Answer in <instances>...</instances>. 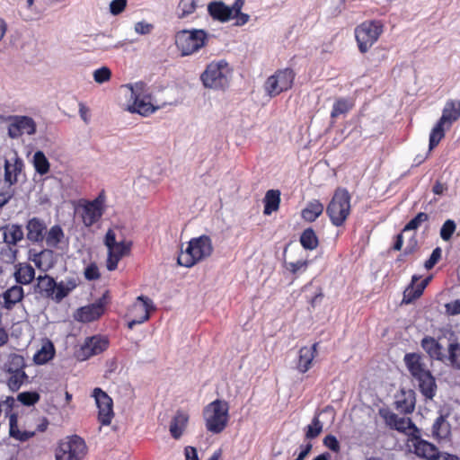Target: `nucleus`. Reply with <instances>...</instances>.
Masks as SVG:
<instances>
[{"label":"nucleus","mask_w":460,"mask_h":460,"mask_svg":"<svg viewBox=\"0 0 460 460\" xmlns=\"http://www.w3.org/2000/svg\"><path fill=\"white\" fill-rule=\"evenodd\" d=\"M264 215H270L277 211L280 203V191L279 190H269L264 197Z\"/></svg>","instance_id":"7c9ffc66"},{"label":"nucleus","mask_w":460,"mask_h":460,"mask_svg":"<svg viewBox=\"0 0 460 460\" xmlns=\"http://www.w3.org/2000/svg\"><path fill=\"white\" fill-rule=\"evenodd\" d=\"M323 431V423L317 416H314L311 424L306 427L305 438L314 439L317 438Z\"/></svg>","instance_id":"de8ad7c7"},{"label":"nucleus","mask_w":460,"mask_h":460,"mask_svg":"<svg viewBox=\"0 0 460 460\" xmlns=\"http://www.w3.org/2000/svg\"><path fill=\"white\" fill-rule=\"evenodd\" d=\"M431 277H428L425 279H423L420 284L417 285L416 288L413 290V297L417 298L420 297L429 282L430 281Z\"/></svg>","instance_id":"0e129e2a"},{"label":"nucleus","mask_w":460,"mask_h":460,"mask_svg":"<svg viewBox=\"0 0 460 460\" xmlns=\"http://www.w3.org/2000/svg\"><path fill=\"white\" fill-rule=\"evenodd\" d=\"M408 447L417 456L427 460H438L445 454L432 443L422 439L420 432L412 434V437L408 438Z\"/></svg>","instance_id":"9b49d317"},{"label":"nucleus","mask_w":460,"mask_h":460,"mask_svg":"<svg viewBox=\"0 0 460 460\" xmlns=\"http://www.w3.org/2000/svg\"><path fill=\"white\" fill-rule=\"evenodd\" d=\"M40 399V394L35 391L22 392L17 396V400L25 406H33Z\"/></svg>","instance_id":"a18cd8bd"},{"label":"nucleus","mask_w":460,"mask_h":460,"mask_svg":"<svg viewBox=\"0 0 460 460\" xmlns=\"http://www.w3.org/2000/svg\"><path fill=\"white\" fill-rule=\"evenodd\" d=\"M102 215V201L99 199L87 203L82 208V219L85 226L96 223Z\"/></svg>","instance_id":"412c9836"},{"label":"nucleus","mask_w":460,"mask_h":460,"mask_svg":"<svg viewBox=\"0 0 460 460\" xmlns=\"http://www.w3.org/2000/svg\"><path fill=\"white\" fill-rule=\"evenodd\" d=\"M153 25L145 22H138L135 24V31L141 35H146L151 32Z\"/></svg>","instance_id":"680f3d73"},{"label":"nucleus","mask_w":460,"mask_h":460,"mask_svg":"<svg viewBox=\"0 0 460 460\" xmlns=\"http://www.w3.org/2000/svg\"><path fill=\"white\" fill-rule=\"evenodd\" d=\"M55 355V348L51 341H48L40 349H39L34 357L33 360L38 365H43L49 362L50 359L53 358Z\"/></svg>","instance_id":"c9c22d12"},{"label":"nucleus","mask_w":460,"mask_h":460,"mask_svg":"<svg viewBox=\"0 0 460 460\" xmlns=\"http://www.w3.org/2000/svg\"><path fill=\"white\" fill-rule=\"evenodd\" d=\"M228 411L226 401L216 400L207 405L203 412L207 429L214 434L222 432L228 422Z\"/></svg>","instance_id":"20e7f679"},{"label":"nucleus","mask_w":460,"mask_h":460,"mask_svg":"<svg viewBox=\"0 0 460 460\" xmlns=\"http://www.w3.org/2000/svg\"><path fill=\"white\" fill-rule=\"evenodd\" d=\"M111 76V71L107 66H102L101 68L96 69L93 72V79L98 84H103L110 80Z\"/></svg>","instance_id":"864d4df0"},{"label":"nucleus","mask_w":460,"mask_h":460,"mask_svg":"<svg viewBox=\"0 0 460 460\" xmlns=\"http://www.w3.org/2000/svg\"><path fill=\"white\" fill-rule=\"evenodd\" d=\"M232 74L229 64L221 59L209 63L201 73L200 80L205 88L224 92L230 85Z\"/></svg>","instance_id":"f257e3e1"},{"label":"nucleus","mask_w":460,"mask_h":460,"mask_svg":"<svg viewBox=\"0 0 460 460\" xmlns=\"http://www.w3.org/2000/svg\"><path fill=\"white\" fill-rule=\"evenodd\" d=\"M8 136L11 138H18L23 134L33 135L36 133V123L28 116H12L9 118Z\"/></svg>","instance_id":"ddd939ff"},{"label":"nucleus","mask_w":460,"mask_h":460,"mask_svg":"<svg viewBox=\"0 0 460 460\" xmlns=\"http://www.w3.org/2000/svg\"><path fill=\"white\" fill-rule=\"evenodd\" d=\"M93 396L99 409V420L102 425H109L113 417L112 399L101 388H94Z\"/></svg>","instance_id":"2eb2a0df"},{"label":"nucleus","mask_w":460,"mask_h":460,"mask_svg":"<svg viewBox=\"0 0 460 460\" xmlns=\"http://www.w3.org/2000/svg\"><path fill=\"white\" fill-rule=\"evenodd\" d=\"M450 434V424L444 415L438 416L432 425V435L439 439L447 438Z\"/></svg>","instance_id":"f704fd0d"},{"label":"nucleus","mask_w":460,"mask_h":460,"mask_svg":"<svg viewBox=\"0 0 460 460\" xmlns=\"http://www.w3.org/2000/svg\"><path fill=\"white\" fill-rule=\"evenodd\" d=\"M447 311L450 314L456 315L460 314V300H456L447 305Z\"/></svg>","instance_id":"774afa93"},{"label":"nucleus","mask_w":460,"mask_h":460,"mask_svg":"<svg viewBox=\"0 0 460 460\" xmlns=\"http://www.w3.org/2000/svg\"><path fill=\"white\" fill-rule=\"evenodd\" d=\"M184 454L186 460H199L197 449L193 447H186Z\"/></svg>","instance_id":"338daca9"},{"label":"nucleus","mask_w":460,"mask_h":460,"mask_svg":"<svg viewBox=\"0 0 460 460\" xmlns=\"http://www.w3.org/2000/svg\"><path fill=\"white\" fill-rule=\"evenodd\" d=\"M23 288L21 286H13L4 293V307L12 309L13 306L19 303L23 297Z\"/></svg>","instance_id":"473e14b6"},{"label":"nucleus","mask_w":460,"mask_h":460,"mask_svg":"<svg viewBox=\"0 0 460 460\" xmlns=\"http://www.w3.org/2000/svg\"><path fill=\"white\" fill-rule=\"evenodd\" d=\"M350 212V195L346 189L338 188L327 206L326 213L336 226L343 225Z\"/></svg>","instance_id":"423d86ee"},{"label":"nucleus","mask_w":460,"mask_h":460,"mask_svg":"<svg viewBox=\"0 0 460 460\" xmlns=\"http://www.w3.org/2000/svg\"><path fill=\"white\" fill-rule=\"evenodd\" d=\"M189 418L190 417L187 412L183 411H176L169 426V432L174 439L181 438L188 426Z\"/></svg>","instance_id":"4be33fe9"},{"label":"nucleus","mask_w":460,"mask_h":460,"mask_svg":"<svg viewBox=\"0 0 460 460\" xmlns=\"http://www.w3.org/2000/svg\"><path fill=\"white\" fill-rule=\"evenodd\" d=\"M35 265L43 270H48L53 266V251L46 249L34 254L32 259Z\"/></svg>","instance_id":"e433bc0d"},{"label":"nucleus","mask_w":460,"mask_h":460,"mask_svg":"<svg viewBox=\"0 0 460 460\" xmlns=\"http://www.w3.org/2000/svg\"><path fill=\"white\" fill-rule=\"evenodd\" d=\"M24 367L25 362L23 357L18 354H13L10 357V360L6 365V372L8 374L24 372Z\"/></svg>","instance_id":"79ce46f5"},{"label":"nucleus","mask_w":460,"mask_h":460,"mask_svg":"<svg viewBox=\"0 0 460 460\" xmlns=\"http://www.w3.org/2000/svg\"><path fill=\"white\" fill-rule=\"evenodd\" d=\"M105 296L97 302L79 308L75 319L83 323H88L98 319L104 312Z\"/></svg>","instance_id":"6ab92c4d"},{"label":"nucleus","mask_w":460,"mask_h":460,"mask_svg":"<svg viewBox=\"0 0 460 460\" xmlns=\"http://www.w3.org/2000/svg\"><path fill=\"white\" fill-rule=\"evenodd\" d=\"M300 243L306 250H314L318 245V238L315 232L312 228L304 230L300 236Z\"/></svg>","instance_id":"58836bf2"},{"label":"nucleus","mask_w":460,"mask_h":460,"mask_svg":"<svg viewBox=\"0 0 460 460\" xmlns=\"http://www.w3.org/2000/svg\"><path fill=\"white\" fill-rule=\"evenodd\" d=\"M420 345L431 358L442 362L446 360L447 355L443 352V347L435 338L426 336L421 340Z\"/></svg>","instance_id":"5701e85b"},{"label":"nucleus","mask_w":460,"mask_h":460,"mask_svg":"<svg viewBox=\"0 0 460 460\" xmlns=\"http://www.w3.org/2000/svg\"><path fill=\"white\" fill-rule=\"evenodd\" d=\"M155 306L153 301L145 296H139L137 301L133 305V313H139V315H136L131 321L128 322V326L132 329L135 325L143 323L147 321L150 317V312L155 310Z\"/></svg>","instance_id":"dca6fc26"},{"label":"nucleus","mask_w":460,"mask_h":460,"mask_svg":"<svg viewBox=\"0 0 460 460\" xmlns=\"http://www.w3.org/2000/svg\"><path fill=\"white\" fill-rule=\"evenodd\" d=\"M33 164L36 172L40 175H44L49 171V163L42 151L35 152Z\"/></svg>","instance_id":"a19ab883"},{"label":"nucleus","mask_w":460,"mask_h":460,"mask_svg":"<svg viewBox=\"0 0 460 460\" xmlns=\"http://www.w3.org/2000/svg\"><path fill=\"white\" fill-rule=\"evenodd\" d=\"M442 250L440 247H437L432 251L430 257L425 261L424 267L426 270H431L440 260Z\"/></svg>","instance_id":"5fc2aeb1"},{"label":"nucleus","mask_w":460,"mask_h":460,"mask_svg":"<svg viewBox=\"0 0 460 460\" xmlns=\"http://www.w3.org/2000/svg\"><path fill=\"white\" fill-rule=\"evenodd\" d=\"M85 454V442L75 435L60 442L56 450V460H82Z\"/></svg>","instance_id":"1a4fd4ad"},{"label":"nucleus","mask_w":460,"mask_h":460,"mask_svg":"<svg viewBox=\"0 0 460 460\" xmlns=\"http://www.w3.org/2000/svg\"><path fill=\"white\" fill-rule=\"evenodd\" d=\"M379 413L385 424L392 429L408 435L409 438H411L412 434L420 433V429L408 417H400L396 413L385 410H380Z\"/></svg>","instance_id":"f8f14e48"},{"label":"nucleus","mask_w":460,"mask_h":460,"mask_svg":"<svg viewBox=\"0 0 460 460\" xmlns=\"http://www.w3.org/2000/svg\"><path fill=\"white\" fill-rule=\"evenodd\" d=\"M460 118V101H448L444 109L441 118L438 122L442 125L451 124Z\"/></svg>","instance_id":"bb28decb"},{"label":"nucleus","mask_w":460,"mask_h":460,"mask_svg":"<svg viewBox=\"0 0 460 460\" xmlns=\"http://www.w3.org/2000/svg\"><path fill=\"white\" fill-rule=\"evenodd\" d=\"M70 292L66 290V287L64 284L60 282H57V288L54 291L52 296V300L57 303L61 302L66 296H68Z\"/></svg>","instance_id":"6e6d98bb"},{"label":"nucleus","mask_w":460,"mask_h":460,"mask_svg":"<svg viewBox=\"0 0 460 460\" xmlns=\"http://www.w3.org/2000/svg\"><path fill=\"white\" fill-rule=\"evenodd\" d=\"M107 346L108 341L105 338L100 336L87 338L77 352V357L81 360H85L102 353L107 349Z\"/></svg>","instance_id":"f3484780"},{"label":"nucleus","mask_w":460,"mask_h":460,"mask_svg":"<svg viewBox=\"0 0 460 460\" xmlns=\"http://www.w3.org/2000/svg\"><path fill=\"white\" fill-rule=\"evenodd\" d=\"M26 238L28 241L38 243L44 241L47 234V225L39 217H32L26 224Z\"/></svg>","instance_id":"aec40b11"},{"label":"nucleus","mask_w":460,"mask_h":460,"mask_svg":"<svg viewBox=\"0 0 460 460\" xmlns=\"http://www.w3.org/2000/svg\"><path fill=\"white\" fill-rule=\"evenodd\" d=\"M24 167V163L16 153L13 156L4 160V180L9 186L14 185L18 182L19 177L22 175Z\"/></svg>","instance_id":"a211bd4d"},{"label":"nucleus","mask_w":460,"mask_h":460,"mask_svg":"<svg viewBox=\"0 0 460 460\" xmlns=\"http://www.w3.org/2000/svg\"><path fill=\"white\" fill-rule=\"evenodd\" d=\"M130 92L128 111L131 113H138L142 116H147L155 112L159 107L153 102L151 93L144 82H137L125 85Z\"/></svg>","instance_id":"7ed1b4c3"},{"label":"nucleus","mask_w":460,"mask_h":460,"mask_svg":"<svg viewBox=\"0 0 460 460\" xmlns=\"http://www.w3.org/2000/svg\"><path fill=\"white\" fill-rule=\"evenodd\" d=\"M9 435L11 438L25 442L35 435L34 431H21L18 429V415L17 413H12L9 417Z\"/></svg>","instance_id":"c85d7f7f"},{"label":"nucleus","mask_w":460,"mask_h":460,"mask_svg":"<svg viewBox=\"0 0 460 460\" xmlns=\"http://www.w3.org/2000/svg\"><path fill=\"white\" fill-rule=\"evenodd\" d=\"M64 237V232L60 226L55 225L49 231L47 230V234L45 235L44 240L46 241V244L49 247L56 248L58 243Z\"/></svg>","instance_id":"4c0bfd02"},{"label":"nucleus","mask_w":460,"mask_h":460,"mask_svg":"<svg viewBox=\"0 0 460 460\" xmlns=\"http://www.w3.org/2000/svg\"><path fill=\"white\" fill-rule=\"evenodd\" d=\"M456 224L452 219H447L445 221L443 226L440 228L439 235L441 239L445 242L449 241L452 238V235L456 232Z\"/></svg>","instance_id":"3c124183"},{"label":"nucleus","mask_w":460,"mask_h":460,"mask_svg":"<svg viewBox=\"0 0 460 460\" xmlns=\"http://www.w3.org/2000/svg\"><path fill=\"white\" fill-rule=\"evenodd\" d=\"M448 355L447 359L450 365L458 370H460V344L456 341L450 342L447 348Z\"/></svg>","instance_id":"ea45409f"},{"label":"nucleus","mask_w":460,"mask_h":460,"mask_svg":"<svg viewBox=\"0 0 460 460\" xmlns=\"http://www.w3.org/2000/svg\"><path fill=\"white\" fill-rule=\"evenodd\" d=\"M403 361L411 375L427 367L424 357L419 353H406Z\"/></svg>","instance_id":"2f4dec72"},{"label":"nucleus","mask_w":460,"mask_h":460,"mask_svg":"<svg viewBox=\"0 0 460 460\" xmlns=\"http://www.w3.org/2000/svg\"><path fill=\"white\" fill-rule=\"evenodd\" d=\"M208 39L204 30H181L175 34V44L181 56H189L204 47Z\"/></svg>","instance_id":"39448f33"},{"label":"nucleus","mask_w":460,"mask_h":460,"mask_svg":"<svg viewBox=\"0 0 460 460\" xmlns=\"http://www.w3.org/2000/svg\"><path fill=\"white\" fill-rule=\"evenodd\" d=\"M414 382L417 383L421 394L426 400H432L436 395L437 384L435 377L428 367L417 371L411 375Z\"/></svg>","instance_id":"4468645a"},{"label":"nucleus","mask_w":460,"mask_h":460,"mask_svg":"<svg viewBox=\"0 0 460 460\" xmlns=\"http://www.w3.org/2000/svg\"><path fill=\"white\" fill-rule=\"evenodd\" d=\"M0 405L3 408V411H5V414L10 417V414H12V410L15 405V400L12 396L6 397V399L0 402Z\"/></svg>","instance_id":"e2e57ef3"},{"label":"nucleus","mask_w":460,"mask_h":460,"mask_svg":"<svg viewBox=\"0 0 460 460\" xmlns=\"http://www.w3.org/2000/svg\"><path fill=\"white\" fill-rule=\"evenodd\" d=\"M84 278L87 280H95L100 278L99 269L95 263H91L84 270Z\"/></svg>","instance_id":"bf43d9fd"},{"label":"nucleus","mask_w":460,"mask_h":460,"mask_svg":"<svg viewBox=\"0 0 460 460\" xmlns=\"http://www.w3.org/2000/svg\"><path fill=\"white\" fill-rule=\"evenodd\" d=\"M323 205L317 199L311 200L302 210V217L308 222H314L323 213Z\"/></svg>","instance_id":"72a5a7b5"},{"label":"nucleus","mask_w":460,"mask_h":460,"mask_svg":"<svg viewBox=\"0 0 460 460\" xmlns=\"http://www.w3.org/2000/svg\"><path fill=\"white\" fill-rule=\"evenodd\" d=\"M4 242L9 245H16L24 238V233L22 226L7 225L1 227Z\"/></svg>","instance_id":"cd10ccee"},{"label":"nucleus","mask_w":460,"mask_h":460,"mask_svg":"<svg viewBox=\"0 0 460 460\" xmlns=\"http://www.w3.org/2000/svg\"><path fill=\"white\" fill-rule=\"evenodd\" d=\"M295 74L292 69L279 70L270 76L265 83V91L270 96H276L291 88Z\"/></svg>","instance_id":"9d476101"},{"label":"nucleus","mask_w":460,"mask_h":460,"mask_svg":"<svg viewBox=\"0 0 460 460\" xmlns=\"http://www.w3.org/2000/svg\"><path fill=\"white\" fill-rule=\"evenodd\" d=\"M208 12L214 20L221 22H226L233 19L230 6L226 5L222 1L210 2L208 5Z\"/></svg>","instance_id":"b1692460"},{"label":"nucleus","mask_w":460,"mask_h":460,"mask_svg":"<svg viewBox=\"0 0 460 460\" xmlns=\"http://www.w3.org/2000/svg\"><path fill=\"white\" fill-rule=\"evenodd\" d=\"M442 124L438 122L436 126L431 130L430 136H429V150H432L435 146L438 145L440 140L444 137V128Z\"/></svg>","instance_id":"09e8293b"},{"label":"nucleus","mask_w":460,"mask_h":460,"mask_svg":"<svg viewBox=\"0 0 460 460\" xmlns=\"http://www.w3.org/2000/svg\"><path fill=\"white\" fill-rule=\"evenodd\" d=\"M417 245H418V241H417V239L415 237V234H413L410 238L409 242L407 243V245H406V247L404 249V254H411V253H413L416 251V249H417Z\"/></svg>","instance_id":"69168bd1"},{"label":"nucleus","mask_w":460,"mask_h":460,"mask_svg":"<svg viewBox=\"0 0 460 460\" xmlns=\"http://www.w3.org/2000/svg\"><path fill=\"white\" fill-rule=\"evenodd\" d=\"M318 343H314L311 347H302L299 350V359L297 369L301 373L308 371L312 366V362L316 355Z\"/></svg>","instance_id":"a878e982"},{"label":"nucleus","mask_w":460,"mask_h":460,"mask_svg":"<svg viewBox=\"0 0 460 460\" xmlns=\"http://www.w3.org/2000/svg\"><path fill=\"white\" fill-rule=\"evenodd\" d=\"M104 244L108 249L106 267L108 270L112 271L117 269L119 261L129 254L132 243L117 241L115 232L109 229L104 237Z\"/></svg>","instance_id":"0eeeda50"},{"label":"nucleus","mask_w":460,"mask_h":460,"mask_svg":"<svg viewBox=\"0 0 460 460\" xmlns=\"http://www.w3.org/2000/svg\"><path fill=\"white\" fill-rule=\"evenodd\" d=\"M323 445L335 453H338L341 450L340 443L333 435H327L323 438Z\"/></svg>","instance_id":"13d9d810"},{"label":"nucleus","mask_w":460,"mask_h":460,"mask_svg":"<svg viewBox=\"0 0 460 460\" xmlns=\"http://www.w3.org/2000/svg\"><path fill=\"white\" fill-rule=\"evenodd\" d=\"M307 261L305 260H298L295 262H286V268L293 274L297 273L299 270H305L307 267Z\"/></svg>","instance_id":"4d7b16f0"},{"label":"nucleus","mask_w":460,"mask_h":460,"mask_svg":"<svg viewBox=\"0 0 460 460\" xmlns=\"http://www.w3.org/2000/svg\"><path fill=\"white\" fill-rule=\"evenodd\" d=\"M351 107L352 104L349 101L345 99H339L333 104V108L331 113L332 119H335L340 115L347 113L351 109Z\"/></svg>","instance_id":"49530a36"},{"label":"nucleus","mask_w":460,"mask_h":460,"mask_svg":"<svg viewBox=\"0 0 460 460\" xmlns=\"http://www.w3.org/2000/svg\"><path fill=\"white\" fill-rule=\"evenodd\" d=\"M9 375L10 376L7 380V385L13 392L18 391L22 384L28 379V376L25 372H16Z\"/></svg>","instance_id":"37998d69"},{"label":"nucleus","mask_w":460,"mask_h":460,"mask_svg":"<svg viewBox=\"0 0 460 460\" xmlns=\"http://www.w3.org/2000/svg\"><path fill=\"white\" fill-rule=\"evenodd\" d=\"M429 220V215L424 212L418 213L411 220H410L404 226L402 232L412 231L418 229L420 225Z\"/></svg>","instance_id":"8fccbe9b"},{"label":"nucleus","mask_w":460,"mask_h":460,"mask_svg":"<svg viewBox=\"0 0 460 460\" xmlns=\"http://www.w3.org/2000/svg\"><path fill=\"white\" fill-rule=\"evenodd\" d=\"M197 6V0H181L178 4V17L182 19L193 13Z\"/></svg>","instance_id":"c03bdc74"},{"label":"nucleus","mask_w":460,"mask_h":460,"mask_svg":"<svg viewBox=\"0 0 460 460\" xmlns=\"http://www.w3.org/2000/svg\"><path fill=\"white\" fill-rule=\"evenodd\" d=\"M381 21L364 22L355 29V37L361 53H366L383 32Z\"/></svg>","instance_id":"6e6552de"},{"label":"nucleus","mask_w":460,"mask_h":460,"mask_svg":"<svg viewBox=\"0 0 460 460\" xmlns=\"http://www.w3.org/2000/svg\"><path fill=\"white\" fill-rule=\"evenodd\" d=\"M213 252V245L210 237L201 235L192 238L186 249L179 254L177 261L181 266L190 268L198 261L208 257Z\"/></svg>","instance_id":"f03ea898"},{"label":"nucleus","mask_w":460,"mask_h":460,"mask_svg":"<svg viewBox=\"0 0 460 460\" xmlns=\"http://www.w3.org/2000/svg\"><path fill=\"white\" fill-rule=\"evenodd\" d=\"M409 393V398H405L396 402L397 408L404 413H411L415 408L414 392L411 390Z\"/></svg>","instance_id":"603ef678"},{"label":"nucleus","mask_w":460,"mask_h":460,"mask_svg":"<svg viewBox=\"0 0 460 460\" xmlns=\"http://www.w3.org/2000/svg\"><path fill=\"white\" fill-rule=\"evenodd\" d=\"M14 278L17 283L22 285L29 284L35 278V270L29 263H19L16 266Z\"/></svg>","instance_id":"c756f323"},{"label":"nucleus","mask_w":460,"mask_h":460,"mask_svg":"<svg viewBox=\"0 0 460 460\" xmlns=\"http://www.w3.org/2000/svg\"><path fill=\"white\" fill-rule=\"evenodd\" d=\"M127 6V0H112L110 4V12L113 15L119 14Z\"/></svg>","instance_id":"052dcab7"},{"label":"nucleus","mask_w":460,"mask_h":460,"mask_svg":"<svg viewBox=\"0 0 460 460\" xmlns=\"http://www.w3.org/2000/svg\"><path fill=\"white\" fill-rule=\"evenodd\" d=\"M56 288L57 282L55 279L49 275H44L37 278L34 292L39 294L41 297L52 299Z\"/></svg>","instance_id":"393cba45"}]
</instances>
